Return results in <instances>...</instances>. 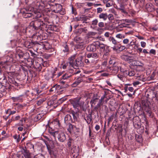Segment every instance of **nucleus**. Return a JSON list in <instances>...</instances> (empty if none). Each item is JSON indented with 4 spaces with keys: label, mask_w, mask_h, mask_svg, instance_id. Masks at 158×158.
<instances>
[{
    "label": "nucleus",
    "mask_w": 158,
    "mask_h": 158,
    "mask_svg": "<svg viewBox=\"0 0 158 158\" xmlns=\"http://www.w3.org/2000/svg\"><path fill=\"white\" fill-rule=\"evenodd\" d=\"M76 54H74L68 58L69 66L75 69L83 67L84 63L82 61V56H78L76 59Z\"/></svg>",
    "instance_id": "f257e3e1"
},
{
    "label": "nucleus",
    "mask_w": 158,
    "mask_h": 158,
    "mask_svg": "<svg viewBox=\"0 0 158 158\" xmlns=\"http://www.w3.org/2000/svg\"><path fill=\"white\" fill-rule=\"evenodd\" d=\"M33 28L35 30L40 29L41 32L40 34L39 33H37L35 34L37 36H39L41 35L43 33L42 29L44 28H47V25L46 24L44 23L43 21L40 19H38L33 22L32 24Z\"/></svg>",
    "instance_id": "f03ea898"
},
{
    "label": "nucleus",
    "mask_w": 158,
    "mask_h": 158,
    "mask_svg": "<svg viewBox=\"0 0 158 158\" xmlns=\"http://www.w3.org/2000/svg\"><path fill=\"white\" fill-rule=\"evenodd\" d=\"M48 132L51 136H52L55 139L57 136L58 140L60 142H63L66 139L65 135L63 132H60L57 131H54L50 129Z\"/></svg>",
    "instance_id": "7ed1b4c3"
},
{
    "label": "nucleus",
    "mask_w": 158,
    "mask_h": 158,
    "mask_svg": "<svg viewBox=\"0 0 158 158\" xmlns=\"http://www.w3.org/2000/svg\"><path fill=\"white\" fill-rule=\"evenodd\" d=\"M34 8L32 7H27L23 9L21 13L23 14L24 18H30L33 15V11Z\"/></svg>",
    "instance_id": "20e7f679"
},
{
    "label": "nucleus",
    "mask_w": 158,
    "mask_h": 158,
    "mask_svg": "<svg viewBox=\"0 0 158 158\" xmlns=\"http://www.w3.org/2000/svg\"><path fill=\"white\" fill-rule=\"evenodd\" d=\"M81 98H74L70 100V102L71 104L73 106V107L77 109L78 110L79 107H82L83 106L84 102L82 101H80Z\"/></svg>",
    "instance_id": "39448f33"
},
{
    "label": "nucleus",
    "mask_w": 158,
    "mask_h": 158,
    "mask_svg": "<svg viewBox=\"0 0 158 158\" xmlns=\"http://www.w3.org/2000/svg\"><path fill=\"white\" fill-rule=\"evenodd\" d=\"M25 149H23V154L25 158H31L28 151L27 149H28L34 150V145L31 142L28 141L25 146Z\"/></svg>",
    "instance_id": "423d86ee"
},
{
    "label": "nucleus",
    "mask_w": 158,
    "mask_h": 158,
    "mask_svg": "<svg viewBox=\"0 0 158 158\" xmlns=\"http://www.w3.org/2000/svg\"><path fill=\"white\" fill-rule=\"evenodd\" d=\"M149 102L147 100H143L142 101V104L143 108L145 111L150 116L151 114V108L149 105Z\"/></svg>",
    "instance_id": "0eeeda50"
},
{
    "label": "nucleus",
    "mask_w": 158,
    "mask_h": 158,
    "mask_svg": "<svg viewBox=\"0 0 158 158\" xmlns=\"http://www.w3.org/2000/svg\"><path fill=\"white\" fill-rule=\"evenodd\" d=\"M34 61H35V64L34 63V61L33 62L32 60H31V66L33 65V67L36 69L37 70L39 71H40L42 66L41 64L42 63L39 62L38 61H39L38 60H34Z\"/></svg>",
    "instance_id": "6e6552de"
},
{
    "label": "nucleus",
    "mask_w": 158,
    "mask_h": 158,
    "mask_svg": "<svg viewBox=\"0 0 158 158\" xmlns=\"http://www.w3.org/2000/svg\"><path fill=\"white\" fill-rule=\"evenodd\" d=\"M71 156L74 158H77L79 154V150L78 147L74 146L71 149Z\"/></svg>",
    "instance_id": "1a4fd4ad"
},
{
    "label": "nucleus",
    "mask_w": 158,
    "mask_h": 158,
    "mask_svg": "<svg viewBox=\"0 0 158 158\" xmlns=\"http://www.w3.org/2000/svg\"><path fill=\"white\" fill-rule=\"evenodd\" d=\"M72 75L70 74L65 73L63 75L60 80V82L63 84L66 83V80L70 78Z\"/></svg>",
    "instance_id": "9d476101"
},
{
    "label": "nucleus",
    "mask_w": 158,
    "mask_h": 158,
    "mask_svg": "<svg viewBox=\"0 0 158 158\" xmlns=\"http://www.w3.org/2000/svg\"><path fill=\"white\" fill-rule=\"evenodd\" d=\"M55 72L53 71H49L46 73L45 75V79L47 80L52 79V80L55 79Z\"/></svg>",
    "instance_id": "9b49d317"
},
{
    "label": "nucleus",
    "mask_w": 158,
    "mask_h": 158,
    "mask_svg": "<svg viewBox=\"0 0 158 158\" xmlns=\"http://www.w3.org/2000/svg\"><path fill=\"white\" fill-rule=\"evenodd\" d=\"M98 44L96 43H94L89 45L86 48L87 50L89 52H94L97 49L96 46Z\"/></svg>",
    "instance_id": "f8f14e48"
},
{
    "label": "nucleus",
    "mask_w": 158,
    "mask_h": 158,
    "mask_svg": "<svg viewBox=\"0 0 158 158\" xmlns=\"http://www.w3.org/2000/svg\"><path fill=\"white\" fill-rule=\"evenodd\" d=\"M74 41L76 42L77 45L80 46L84 45L85 43L81 37L76 36L74 38Z\"/></svg>",
    "instance_id": "ddd939ff"
},
{
    "label": "nucleus",
    "mask_w": 158,
    "mask_h": 158,
    "mask_svg": "<svg viewBox=\"0 0 158 158\" xmlns=\"http://www.w3.org/2000/svg\"><path fill=\"white\" fill-rule=\"evenodd\" d=\"M145 8L148 12H151L155 10L154 6L151 3H147L146 5Z\"/></svg>",
    "instance_id": "4468645a"
},
{
    "label": "nucleus",
    "mask_w": 158,
    "mask_h": 158,
    "mask_svg": "<svg viewBox=\"0 0 158 158\" xmlns=\"http://www.w3.org/2000/svg\"><path fill=\"white\" fill-rule=\"evenodd\" d=\"M109 69H110L109 71L113 74L116 73L119 70L118 67L117 66L116 64L109 67Z\"/></svg>",
    "instance_id": "2eb2a0df"
},
{
    "label": "nucleus",
    "mask_w": 158,
    "mask_h": 158,
    "mask_svg": "<svg viewBox=\"0 0 158 158\" xmlns=\"http://www.w3.org/2000/svg\"><path fill=\"white\" fill-rule=\"evenodd\" d=\"M60 125L59 121L57 119H54L50 124V127L54 126V127L56 128L59 127Z\"/></svg>",
    "instance_id": "dca6fc26"
},
{
    "label": "nucleus",
    "mask_w": 158,
    "mask_h": 158,
    "mask_svg": "<svg viewBox=\"0 0 158 158\" xmlns=\"http://www.w3.org/2000/svg\"><path fill=\"white\" fill-rule=\"evenodd\" d=\"M31 56L33 57V60H38L39 62H42L43 61V59L41 57H39L34 53L32 51H30Z\"/></svg>",
    "instance_id": "f3484780"
},
{
    "label": "nucleus",
    "mask_w": 158,
    "mask_h": 158,
    "mask_svg": "<svg viewBox=\"0 0 158 158\" xmlns=\"http://www.w3.org/2000/svg\"><path fill=\"white\" fill-rule=\"evenodd\" d=\"M86 57L87 58L89 59L92 58L94 59H96L98 58L99 56L97 53L92 52L87 54L86 55Z\"/></svg>",
    "instance_id": "a211bd4d"
},
{
    "label": "nucleus",
    "mask_w": 158,
    "mask_h": 158,
    "mask_svg": "<svg viewBox=\"0 0 158 158\" xmlns=\"http://www.w3.org/2000/svg\"><path fill=\"white\" fill-rule=\"evenodd\" d=\"M62 9V6L60 4H56L54 7L52 12L55 13H58Z\"/></svg>",
    "instance_id": "6ab92c4d"
},
{
    "label": "nucleus",
    "mask_w": 158,
    "mask_h": 158,
    "mask_svg": "<svg viewBox=\"0 0 158 158\" xmlns=\"http://www.w3.org/2000/svg\"><path fill=\"white\" fill-rule=\"evenodd\" d=\"M69 128L68 129L70 133L72 132L77 131L79 130L75 126L71 124H69Z\"/></svg>",
    "instance_id": "aec40b11"
},
{
    "label": "nucleus",
    "mask_w": 158,
    "mask_h": 158,
    "mask_svg": "<svg viewBox=\"0 0 158 158\" xmlns=\"http://www.w3.org/2000/svg\"><path fill=\"white\" fill-rule=\"evenodd\" d=\"M112 48L114 51H117L118 49L120 51H121L124 50L126 48L124 46H121L120 47L118 46H114L112 47Z\"/></svg>",
    "instance_id": "412c9836"
},
{
    "label": "nucleus",
    "mask_w": 158,
    "mask_h": 158,
    "mask_svg": "<svg viewBox=\"0 0 158 158\" xmlns=\"http://www.w3.org/2000/svg\"><path fill=\"white\" fill-rule=\"evenodd\" d=\"M64 122L67 124H69L71 122H72L71 116L69 114L66 115L64 119Z\"/></svg>",
    "instance_id": "4be33fe9"
},
{
    "label": "nucleus",
    "mask_w": 158,
    "mask_h": 158,
    "mask_svg": "<svg viewBox=\"0 0 158 158\" xmlns=\"http://www.w3.org/2000/svg\"><path fill=\"white\" fill-rule=\"evenodd\" d=\"M97 46H99L100 50H102L103 51H104L105 50H108V49L109 48V47L108 46L103 44H98Z\"/></svg>",
    "instance_id": "5701e85b"
},
{
    "label": "nucleus",
    "mask_w": 158,
    "mask_h": 158,
    "mask_svg": "<svg viewBox=\"0 0 158 158\" xmlns=\"http://www.w3.org/2000/svg\"><path fill=\"white\" fill-rule=\"evenodd\" d=\"M98 17L99 19H102L104 21H106L107 19V13H101L99 15Z\"/></svg>",
    "instance_id": "b1692460"
},
{
    "label": "nucleus",
    "mask_w": 158,
    "mask_h": 158,
    "mask_svg": "<svg viewBox=\"0 0 158 158\" xmlns=\"http://www.w3.org/2000/svg\"><path fill=\"white\" fill-rule=\"evenodd\" d=\"M17 55L19 56L20 59H22L23 58H25V55H28V52L23 53L22 51H20L19 52L17 53Z\"/></svg>",
    "instance_id": "393cba45"
},
{
    "label": "nucleus",
    "mask_w": 158,
    "mask_h": 158,
    "mask_svg": "<svg viewBox=\"0 0 158 158\" xmlns=\"http://www.w3.org/2000/svg\"><path fill=\"white\" fill-rule=\"evenodd\" d=\"M144 64L141 61L139 60H136L134 61V66H138L142 67L143 66Z\"/></svg>",
    "instance_id": "a878e982"
},
{
    "label": "nucleus",
    "mask_w": 158,
    "mask_h": 158,
    "mask_svg": "<svg viewBox=\"0 0 158 158\" xmlns=\"http://www.w3.org/2000/svg\"><path fill=\"white\" fill-rule=\"evenodd\" d=\"M116 59L114 56H111L110 58V60L109 61V63L110 64H113V65H115L117 64L116 61Z\"/></svg>",
    "instance_id": "bb28decb"
},
{
    "label": "nucleus",
    "mask_w": 158,
    "mask_h": 158,
    "mask_svg": "<svg viewBox=\"0 0 158 158\" xmlns=\"http://www.w3.org/2000/svg\"><path fill=\"white\" fill-rule=\"evenodd\" d=\"M52 144L50 146L48 144H46V145L47 147V149L48 150V152L50 155H51L52 154V149L54 148L53 144L52 141Z\"/></svg>",
    "instance_id": "cd10ccee"
},
{
    "label": "nucleus",
    "mask_w": 158,
    "mask_h": 158,
    "mask_svg": "<svg viewBox=\"0 0 158 158\" xmlns=\"http://www.w3.org/2000/svg\"><path fill=\"white\" fill-rule=\"evenodd\" d=\"M84 119L87 123L89 124L92 120V116L91 114H89L86 117H85Z\"/></svg>",
    "instance_id": "c85d7f7f"
},
{
    "label": "nucleus",
    "mask_w": 158,
    "mask_h": 158,
    "mask_svg": "<svg viewBox=\"0 0 158 158\" xmlns=\"http://www.w3.org/2000/svg\"><path fill=\"white\" fill-rule=\"evenodd\" d=\"M132 57L131 56H129L127 55H124L121 56V58L122 60L126 61L130 60L131 59Z\"/></svg>",
    "instance_id": "c756f323"
},
{
    "label": "nucleus",
    "mask_w": 158,
    "mask_h": 158,
    "mask_svg": "<svg viewBox=\"0 0 158 158\" xmlns=\"http://www.w3.org/2000/svg\"><path fill=\"white\" fill-rule=\"evenodd\" d=\"M22 95H21L19 97H13L11 98L13 100L14 102H20L22 101V98H21Z\"/></svg>",
    "instance_id": "7c9ffc66"
},
{
    "label": "nucleus",
    "mask_w": 158,
    "mask_h": 158,
    "mask_svg": "<svg viewBox=\"0 0 158 158\" xmlns=\"http://www.w3.org/2000/svg\"><path fill=\"white\" fill-rule=\"evenodd\" d=\"M82 81V79L81 78H78L76 81L74 82L73 84V86L75 87L79 84H80Z\"/></svg>",
    "instance_id": "2f4dec72"
},
{
    "label": "nucleus",
    "mask_w": 158,
    "mask_h": 158,
    "mask_svg": "<svg viewBox=\"0 0 158 158\" xmlns=\"http://www.w3.org/2000/svg\"><path fill=\"white\" fill-rule=\"evenodd\" d=\"M109 40L114 44V46H116V45L118 44V42L113 37H110L109 38Z\"/></svg>",
    "instance_id": "473e14b6"
},
{
    "label": "nucleus",
    "mask_w": 158,
    "mask_h": 158,
    "mask_svg": "<svg viewBox=\"0 0 158 158\" xmlns=\"http://www.w3.org/2000/svg\"><path fill=\"white\" fill-rule=\"evenodd\" d=\"M44 47L47 50L51 48V46L49 43L47 42H44L43 43Z\"/></svg>",
    "instance_id": "72a5a7b5"
},
{
    "label": "nucleus",
    "mask_w": 158,
    "mask_h": 158,
    "mask_svg": "<svg viewBox=\"0 0 158 158\" xmlns=\"http://www.w3.org/2000/svg\"><path fill=\"white\" fill-rule=\"evenodd\" d=\"M33 16H34V18H35L36 19L40 18L41 16V15L39 12H36V13L33 12Z\"/></svg>",
    "instance_id": "f704fd0d"
},
{
    "label": "nucleus",
    "mask_w": 158,
    "mask_h": 158,
    "mask_svg": "<svg viewBox=\"0 0 158 158\" xmlns=\"http://www.w3.org/2000/svg\"><path fill=\"white\" fill-rule=\"evenodd\" d=\"M136 71L135 70H130L128 71V74L129 77H132L135 75L136 73Z\"/></svg>",
    "instance_id": "c9c22d12"
},
{
    "label": "nucleus",
    "mask_w": 158,
    "mask_h": 158,
    "mask_svg": "<svg viewBox=\"0 0 158 158\" xmlns=\"http://www.w3.org/2000/svg\"><path fill=\"white\" fill-rule=\"evenodd\" d=\"M98 22V20L97 19H95L92 21L91 27H94L97 25Z\"/></svg>",
    "instance_id": "e433bc0d"
},
{
    "label": "nucleus",
    "mask_w": 158,
    "mask_h": 158,
    "mask_svg": "<svg viewBox=\"0 0 158 158\" xmlns=\"http://www.w3.org/2000/svg\"><path fill=\"white\" fill-rule=\"evenodd\" d=\"M120 71L123 73V76L125 77H127L128 76V71L127 70L125 71H122V69H120Z\"/></svg>",
    "instance_id": "4c0bfd02"
},
{
    "label": "nucleus",
    "mask_w": 158,
    "mask_h": 158,
    "mask_svg": "<svg viewBox=\"0 0 158 158\" xmlns=\"http://www.w3.org/2000/svg\"><path fill=\"white\" fill-rule=\"evenodd\" d=\"M95 61L94 60H89L88 59H85V62L87 64H89L91 63H94Z\"/></svg>",
    "instance_id": "58836bf2"
},
{
    "label": "nucleus",
    "mask_w": 158,
    "mask_h": 158,
    "mask_svg": "<svg viewBox=\"0 0 158 158\" xmlns=\"http://www.w3.org/2000/svg\"><path fill=\"white\" fill-rule=\"evenodd\" d=\"M44 115L42 114H38L35 117V119H36V121L40 120L43 117Z\"/></svg>",
    "instance_id": "ea45409f"
},
{
    "label": "nucleus",
    "mask_w": 158,
    "mask_h": 158,
    "mask_svg": "<svg viewBox=\"0 0 158 158\" xmlns=\"http://www.w3.org/2000/svg\"><path fill=\"white\" fill-rule=\"evenodd\" d=\"M105 98H106V97L105 94H104L102 97H101L98 102H99L100 103H102L103 104L104 102V100Z\"/></svg>",
    "instance_id": "a19ab883"
},
{
    "label": "nucleus",
    "mask_w": 158,
    "mask_h": 158,
    "mask_svg": "<svg viewBox=\"0 0 158 158\" xmlns=\"http://www.w3.org/2000/svg\"><path fill=\"white\" fill-rule=\"evenodd\" d=\"M116 37L118 39H123L125 38V35L124 34H118L116 35Z\"/></svg>",
    "instance_id": "79ce46f5"
},
{
    "label": "nucleus",
    "mask_w": 158,
    "mask_h": 158,
    "mask_svg": "<svg viewBox=\"0 0 158 158\" xmlns=\"http://www.w3.org/2000/svg\"><path fill=\"white\" fill-rule=\"evenodd\" d=\"M45 101V99L44 98L41 99L37 101L36 104L37 105L40 106L41 105V104Z\"/></svg>",
    "instance_id": "37998d69"
},
{
    "label": "nucleus",
    "mask_w": 158,
    "mask_h": 158,
    "mask_svg": "<svg viewBox=\"0 0 158 158\" xmlns=\"http://www.w3.org/2000/svg\"><path fill=\"white\" fill-rule=\"evenodd\" d=\"M117 77L118 78H119L121 80L124 81L125 79V77L123 76L121 74H118L117 75Z\"/></svg>",
    "instance_id": "c03bdc74"
},
{
    "label": "nucleus",
    "mask_w": 158,
    "mask_h": 158,
    "mask_svg": "<svg viewBox=\"0 0 158 158\" xmlns=\"http://www.w3.org/2000/svg\"><path fill=\"white\" fill-rule=\"evenodd\" d=\"M55 72V79L59 77L60 76L62 75V72H59L58 73L56 74V71H54Z\"/></svg>",
    "instance_id": "a18cd8bd"
},
{
    "label": "nucleus",
    "mask_w": 158,
    "mask_h": 158,
    "mask_svg": "<svg viewBox=\"0 0 158 158\" xmlns=\"http://www.w3.org/2000/svg\"><path fill=\"white\" fill-rule=\"evenodd\" d=\"M107 18L110 21H111L114 19V16L113 15L111 14H109L108 15H107Z\"/></svg>",
    "instance_id": "49530a36"
},
{
    "label": "nucleus",
    "mask_w": 158,
    "mask_h": 158,
    "mask_svg": "<svg viewBox=\"0 0 158 158\" xmlns=\"http://www.w3.org/2000/svg\"><path fill=\"white\" fill-rule=\"evenodd\" d=\"M9 82L15 85L16 86H18V84L15 81H13L12 82H11V80H12V79L11 78H9Z\"/></svg>",
    "instance_id": "de8ad7c7"
},
{
    "label": "nucleus",
    "mask_w": 158,
    "mask_h": 158,
    "mask_svg": "<svg viewBox=\"0 0 158 158\" xmlns=\"http://www.w3.org/2000/svg\"><path fill=\"white\" fill-rule=\"evenodd\" d=\"M98 98H95L92 99L90 101V103L92 104H95L96 103L98 102Z\"/></svg>",
    "instance_id": "09e8293b"
},
{
    "label": "nucleus",
    "mask_w": 158,
    "mask_h": 158,
    "mask_svg": "<svg viewBox=\"0 0 158 158\" xmlns=\"http://www.w3.org/2000/svg\"><path fill=\"white\" fill-rule=\"evenodd\" d=\"M73 141V140L69 138L68 139L67 144L69 147H70L71 145V143Z\"/></svg>",
    "instance_id": "8fccbe9b"
},
{
    "label": "nucleus",
    "mask_w": 158,
    "mask_h": 158,
    "mask_svg": "<svg viewBox=\"0 0 158 158\" xmlns=\"http://www.w3.org/2000/svg\"><path fill=\"white\" fill-rule=\"evenodd\" d=\"M64 49L63 50V51L64 52H67L69 51V49L67 45L65 44L64 45Z\"/></svg>",
    "instance_id": "3c124183"
},
{
    "label": "nucleus",
    "mask_w": 158,
    "mask_h": 158,
    "mask_svg": "<svg viewBox=\"0 0 158 158\" xmlns=\"http://www.w3.org/2000/svg\"><path fill=\"white\" fill-rule=\"evenodd\" d=\"M107 64V61H105L103 62L101 64V68H104L106 67Z\"/></svg>",
    "instance_id": "603ef678"
},
{
    "label": "nucleus",
    "mask_w": 158,
    "mask_h": 158,
    "mask_svg": "<svg viewBox=\"0 0 158 158\" xmlns=\"http://www.w3.org/2000/svg\"><path fill=\"white\" fill-rule=\"evenodd\" d=\"M98 26L100 28H103L104 27V23L103 22H100L98 23Z\"/></svg>",
    "instance_id": "864d4df0"
},
{
    "label": "nucleus",
    "mask_w": 158,
    "mask_h": 158,
    "mask_svg": "<svg viewBox=\"0 0 158 158\" xmlns=\"http://www.w3.org/2000/svg\"><path fill=\"white\" fill-rule=\"evenodd\" d=\"M103 9L101 7H98L97 9V13H101L102 12Z\"/></svg>",
    "instance_id": "5fc2aeb1"
},
{
    "label": "nucleus",
    "mask_w": 158,
    "mask_h": 158,
    "mask_svg": "<svg viewBox=\"0 0 158 158\" xmlns=\"http://www.w3.org/2000/svg\"><path fill=\"white\" fill-rule=\"evenodd\" d=\"M149 53L155 55L156 54V51L154 49H152L150 50Z\"/></svg>",
    "instance_id": "6e6d98bb"
},
{
    "label": "nucleus",
    "mask_w": 158,
    "mask_h": 158,
    "mask_svg": "<svg viewBox=\"0 0 158 158\" xmlns=\"http://www.w3.org/2000/svg\"><path fill=\"white\" fill-rule=\"evenodd\" d=\"M16 113V111L15 110H13L12 111L11 109H10V113H9V114L8 115V117H9L10 115H13L15 114Z\"/></svg>",
    "instance_id": "4d7b16f0"
},
{
    "label": "nucleus",
    "mask_w": 158,
    "mask_h": 158,
    "mask_svg": "<svg viewBox=\"0 0 158 158\" xmlns=\"http://www.w3.org/2000/svg\"><path fill=\"white\" fill-rule=\"evenodd\" d=\"M32 44H33V43L32 42L31 43L29 42H27L26 44V46L28 48H30L32 47V46L31 45Z\"/></svg>",
    "instance_id": "13d9d810"
},
{
    "label": "nucleus",
    "mask_w": 158,
    "mask_h": 158,
    "mask_svg": "<svg viewBox=\"0 0 158 158\" xmlns=\"http://www.w3.org/2000/svg\"><path fill=\"white\" fill-rule=\"evenodd\" d=\"M104 51V54L103 55V56H106L108 55L109 54V49H108V50H105Z\"/></svg>",
    "instance_id": "bf43d9fd"
},
{
    "label": "nucleus",
    "mask_w": 158,
    "mask_h": 158,
    "mask_svg": "<svg viewBox=\"0 0 158 158\" xmlns=\"http://www.w3.org/2000/svg\"><path fill=\"white\" fill-rule=\"evenodd\" d=\"M136 139L137 141L140 142L141 141V137L139 135L136 136Z\"/></svg>",
    "instance_id": "052dcab7"
},
{
    "label": "nucleus",
    "mask_w": 158,
    "mask_h": 158,
    "mask_svg": "<svg viewBox=\"0 0 158 158\" xmlns=\"http://www.w3.org/2000/svg\"><path fill=\"white\" fill-rule=\"evenodd\" d=\"M113 4L112 3L108 2L106 4V7H109L112 6Z\"/></svg>",
    "instance_id": "680f3d73"
},
{
    "label": "nucleus",
    "mask_w": 158,
    "mask_h": 158,
    "mask_svg": "<svg viewBox=\"0 0 158 158\" xmlns=\"http://www.w3.org/2000/svg\"><path fill=\"white\" fill-rule=\"evenodd\" d=\"M141 46L143 48H145L146 45V43L144 41H141L140 42Z\"/></svg>",
    "instance_id": "e2e57ef3"
},
{
    "label": "nucleus",
    "mask_w": 158,
    "mask_h": 158,
    "mask_svg": "<svg viewBox=\"0 0 158 158\" xmlns=\"http://www.w3.org/2000/svg\"><path fill=\"white\" fill-rule=\"evenodd\" d=\"M48 88V85L46 84H44L41 86V88L42 89H45Z\"/></svg>",
    "instance_id": "0e129e2a"
},
{
    "label": "nucleus",
    "mask_w": 158,
    "mask_h": 158,
    "mask_svg": "<svg viewBox=\"0 0 158 158\" xmlns=\"http://www.w3.org/2000/svg\"><path fill=\"white\" fill-rule=\"evenodd\" d=\"M58 13H60V14L61 15H64L65 13V10L62 8L60 10V12H59Z\"/></svg>",
    "instance_id": "69168bd1"
},
{
    "label": "nucleus",
    "mask_w": 158,
    "mask_h": 158,
    "mask_svg": "<svg viewBox=\"0 0 158 158\" xmlns=\"http://www.w3.org/2000/svg\"><path fill=\"white\" fill-rule=\"evenodd\" d=\"M69 65V63H67L65 64H64L63 66V69H65L66 68H67V67Z\"/></svg>",
    "instance_id": "338daca9"
},
{
    "label": "nucleus",
    "mask_w": 158,
    "mask_h": 158,
    "mask_svg": "<svg viewBox=\"0 0 158 158\" xmlns=\"http://www.w3.org/2000/svg\"><path fill=\"white\" fill-rule=\"evenodd\" d=\"M35 158H45L44 156L42 154L38 155Z\"/></svg>",
    "instance_id": "774afa93"
}]
</instances>
